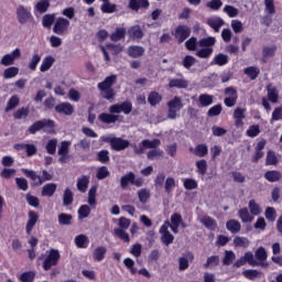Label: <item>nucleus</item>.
<instances>
[{
	"instance_id": "1",
	"label": "nucleus",
	"mask_w": 282,
	"mask_h": 282,
	"mask_svg": "<svg viewBox=\"0 0 282 282\" xmlns=\"http://www.w3.org/2000/svg\"><path fill=\"white\" fill-rule=\"evenodd\" d=\"M199 47H203L196 52L198 58H209L213 54V45H215V37L203 39L198 42Z\"/></svg>"
},
{
	"instance_id": "2",
	"label": "nucleus",
	"mask_w": 282,
	"mask_h": 282,
	"mask_svg": "<svg viewBox=\"0 0 282 282\" xmlns=\"http://www.w3.org/2000/svg\"><path fill=\"white\" fill-rule=\"evenodd\" d=\"M101 141L110 143L112 151H124V149H129L131 145L129 140L118 137H101Z\"/></svg>"
},
{
	"instance_id": "3",
	"label": "nucleus",
	"mask_w": 282,
	"mask_h": 282,
	"mask_svg": "<svg viewBox=\"0 0 282 282\" xmlns=\"http://www.w3.org/2000/svg\"><path fill=\"white\" fill-rule=\"evenodd\" d=\"M167 118H170V120H175V118H177V111H181V109L184 107V104L182 102V97L175 96L172 100L167 102Z\"/></svg>"
},
{
	"instance_id": "4",
	"label": "nucleus",
	"mask_w": 282,
	"mask_h": 282,
	"mask_svg": "<svg viewBox=\"0 0 282 282\" xmlns=\"http://www.w3.org/2000/svg\"><path fill=\"white\" fill-rule=\"evenodd\" d=\"M131 111H133V105L131 101H123L109 107V113H124L126 116H129Z\"/></svg>"
},
{
	"instance_id": "5",
	"label": "nucleus",
	"mask_w": 282,
	"mask_h": 282,
	"mask_svg": "<svg viewBox=\"0 0 282 282\" xmlns=\"http://www.w3.org/2000/svg\"><path fill=\"white\" fill-rule=\"evenodd\" d=\"M58 259H61V253L56 249H51L48 256L45 258L43 262L44 270H51L53 265L58 264Z\"/></svg>"
},
{
	"instance_id": "6",
	"label": "nucleus",
	"mask_w": 282,
	"mask_h": 282,
	"mask_svg": "<svg viewBox=\"0 0 282 282\" xmlns=\"http://www.w3.org/2000/svg\"><path fill=\"white\" fill-rule=\"evenodd\" d=\"M17 58H21L20 48H15L13 52L2 56V58L0 59V65H3L4 67H9V65H14V61H17Z\"/></svg>"
},
{
	"instance_id": "7",
	"label": "nucleus",
	"mask_w": 282,
	"mask_h": 282,
	"mask_svg": "<svg viewBox=\"0 0 282 282\" xmlns=\"http://www.w3.org/2000/svg\"><path fill=\"white\" fill-rule=\"evenodd\" d=\"M225 96H227L225 98L226 107H235V105H237V89H235L234 87H227L225 89Z\"/></svg>"
},
{
	"instance_id": "8",
	"label": "nucleus",
	"mask_w": 282,
	"mask_h": 282,
	"mask_svg": "<svg viewBox=\"0 0 282 282\" xmlns=\"http://www.w3.org/2000/svg\"><path fill=\"white\" fill-rule=\"evenodd\" d=\"M17 18L21 25H25L30 19H32V13L28 8H24L23 6H19L17 9Z\"/></svg>"
},
{
	"instance_id": "9",
	"label": "nucleus",
	"mask_w": 282,
	"mask_h": 282,
	"mask_svg": "<svg viewBox=\"0 0 282 282\" xmlns=\"http://www.w3.org/2000/svg\"><path fill=\"white\" fill-rule=\"evenodd\" d=\"M69 29V20L65 18H59L54 24L53 32L55 34H65Z\"/></svg>"
},
{
	"instance_id": "10",
	"label": "nucleus",
	"mask_w": 282,
	"mask_h": 282,
	"mask_svg": "<svg viewBox=\"0 0 282 282\" xmlns=\"http://www.w3.org/2000/svg\"><path fill=\"white\" fill-rule=\"evenodd\" d=\"M161 234V241L164 243V246H171V243L175 240V237L172 235L171 231H169V227L166 225H163L160 228Z\"/></svg>"
},
{
	"instance_id": "11",
	"label": "nucleus",
	"mask_w": 282,
	"mask_h": 282,
	"mask_svg": "<svg viewBox=\"0 0 282 282\" xmlns=\"http://www.w3.org/2000/svg\"><path fill=\"white\" fill-rule=\"evenodd\" d=\"M44 127H54V121L47 119L39 120L29 127V132L34 134L36 131H41Z\"/></svg>"
},
{
	"instance_id": "12",
	"label": "nucleus",
	"mask_w": 282,
	"mask_h": 282,
	"mask_svg": "<svg viewBox=\"0 0 282 282\" xmlns=\"http://www.w3.org/2000/svg\"><path fill=\"white\" fill-rule=\"evenodd\" d=\"M191 36V28L186 25H181L175 30V39L177 43H184V40Z\"/></svg>"
},
{
	"instance_id": "13",
	"label": "nucleus",
	"mask_w": 282,
	"mask_h": 282,
	"mask_svg": "<svg viewBox=\"0 0 282 282\" xmlns=\"http://www.w3.org/2000/svg\"><path fill=\"white\" fill-rule=\"evenodd\" d=\"M39 221V214L36 212L31 210L29 212V219L26 223V235H32V230H34V227L36 226V223Z\"/></svg>"
},
{
	"instance_id": "14",
	"label": "nucleus",
	"mask_w": 282,
	"mask_h": 282,
	"mask_svg": "<svg viewBox=\"0 0 282 282\" xmlns=\"http://www.w3.org/2000/svg\"><path fill=\"white\" fill-rule=\"evenodd\" d=\"M120 116L111 112L110 113L102 112L98 116V120H100V122H104V124H116Z\"/></svg>"
},
{
	"instance_id": "15",
	"label": "nucleus",
	"mask_w": 282,
	"mask_h": 282,
	"mask_svg": "<svg viewBox=\"0 0 282 282\" xmlns=\"http://www.w3.org/2000/svg\"><path fill=\"white\" fill-rule=\"evenodd\" d=\"M57 113H64V116H72L74 113V106L69 102H63L55 107Z\"/></svg>"
},
{
	"instance_id": "16",
	"label": "nucleus",
	"mask_w": 282,
	"mask_h": 282,
	"mask_svg": "<svg viewBox=\"0 0 282 282\" xmlns=\"http://www.w3.org/2000/svg\"><path fill=\"white\" fill-rule=\"evenodd\" d=\"M181 224H182V215L174 214L171 217V224H167V226H170L174 235H177V232H180L178 228Z\"/></svg>"
},
{
	"instance_id": "17",
	"label": "nucleus",
	"mask_w": 282,
	"mask_h": 282,
	"mask_svg": "<svg viewBox=\"0 0 282 282\" xmlns=\"http://www.w3.org/2000/svg\"><path fill=\"white\" fill-rule=\"evenodd\" d=\"M116 80H118V76L111 75L105 78L104 82L98 84V89H111L113 85L116 84Z\"/></svg>"
},
{
	"instance_id": "18",
	"label": "nucleus",
	"mask_w": 282,
	"mask_h": 282,
	"mask_svg": "<svg viewBox=\"0 0 282 282\" xmlns=\"http://www.w3.org/2000/svg\"><path fill=\"white\" fill-rule=\"evenodd\" d=\"M57 185L56 183H48L42 187L41 195L42 197H53L56 193Z\"/></svg>"
},
{
	"instance_id": "19",
	"label": "nucleus",
	"mask_w": 282,
	"mask_h": 282,
	"mask_svg": "<svg viewBox=\"0 0 282 282\" xmlns=\"http://www.w3.org/2000/svg\"><path fill=\"white\" fill-rule=\"evenodd\" d=\"M128 56L131 58H140V56H144V47L133 45L128 48Z\"/></svg>"
},
{
	"instance_id": "20",
	"label": "nucleus",
	"mask_w": 282,
	"mask_h": 282,
	"mask_svg": "<svg viewBox=\"0 0 282 282\" xmlns=\"http://www.w3.org/2000/svg\"><path fill=\"white\" fill-rule=\"evenodd\" d=\"M238 217L243 224H250L254 221V216L250 214L248 208H241L240 210H238Z\"/></svg>"
},
{
	"instance_id": "21",
	"label": "nucleus",
	"mask_w": 282,
	"mask_h": 282,
	"mask_svg": "<svg viewBox=\"0 0 282 282\" xmlns=\"http://www.w3.org/2000/svg\"><path fill=\"white\" fill-rule=\"evenodd\" d=\"M207 24L212 28L215 32H219L221 26L224 25V20L219 17L209 18L207 20Z\"/></svg>"
},
{
	"instance_id": "22",
	"label": "nucleus",
	"mask_w": 282,
	"mask_h": 282,
	"mask_svg": "<svg viewBox=\"0 0 282 282\" xmlns=\"http://www.w3.org/2000/svg\"><path fill=\"white\" fill-rule=\"evenodd\" d=\"M22 173H24L26 177H30V180L34 182L35 186H41L43 184V180L41 178V176L36 175V172L32 170L22 169Z\"/></svg>"
},
{
	"instance_id": "23",
	"label": "nucleus",
	"mask_w": 282,
	"mask_h": 282,
	"mask_svg": "<svg viewBox=\"0 0 282 282\" xmlns=\"http://www.w3.org/2000/svg\"><path fill=\"white\" fill-rule=\"evenodd\" d=\"M268 90V99L270 102L276 104L279 102V90H276V87L272 86V84H269L267 86Z\"/></svg>"
},
{
	"instance_id": "24",
	"label": "nucleus",
	"mask_w": 282,
	"mask_h": 282,
	"mask_svg": "<svg viewBox=\"0 0 282 282\" xmlns=\"http://www.w3.org/2000/svg\"><path fill=\"white\" fill-rule=\"evenodd\" d=\"M149 0H129V8L138 11L140 8H149Z\"/></svg>"
},
{
	"instance_id": "25",
	"label": "nucleus",
	"mask_w": 282,
	"mask_h": 282,
	"mask_svg": "<svg viewBox=\"0 0 282 282\" xmlns=\"http://www.w3.org/2000/svg\"><path fill=\"white\" fill-rule=\"evenodd\" d=\"M226 228L229 232H232V235H237V232L241 230V223H239V220L230 219L227 221Z\"/></svg>"
},
{
	"instance_id": "26",
	"label": "nucleus",
	"mask_w": 282,
	"mask_h": 282,
	"mask_svg": "<svg viewBox=\"0 0 282 282\" xmlns=\"http://www.w3.org/2000/svg\"><path fill=\"white\" fill-rule=\"evenodd\" d=\"M89 187V176H82L77 180V189L79 193H87V188Z\"/></svg>"
},
{
	"instance_id": "27",
	"label": "nucleus",
	"mask_w": 282,
	"mask_h": 282,
	"mask_svg": "<svg viewBox=\"0 0 282 282\" xmlns=\"http://www.w3.org/2000/svg\"><path fill=\"white\" fill-rule=\"evenodd\" d=\"M105 254H107V247H104V246L96 247L93 252V259L95 261H102V259H105Z\"/></svg>"
},
{
	"instance_id": "28",
	"label": "nucleus",
	"mask_w": 282,
	"mask_h": 282,
	"mask_svg": "<svg viewBox=\"0 0 282 282\" xmlns=\"http://www.w3.org/2000/svg\"><path fill=\"white\" fill-rule=\"evenodd\" d=\"M189 151H193L197 158H206V155H208V145L202 143L198 144L194 150L191 148Z\"/></svg>"
},
{
	"instance_id": "29",
	"label": "nucleus",
	"mask_w": 282,
	"mask_h": 282,
	"mask_svg": "<svg viewBox=\"0 0 282 282\" xmlns=\"http://www.w3.org/2000/svg\"><path fill=\"white\" fill-rule=\"evenodd\" d=\"M56 62V59L52 56H46L43 61H42V64H41V67H40V72H48V69L52 68V65H54V63Z\"/></svg>"
},
{
	"instance_id": "30",
	"label": "nucleus",
	"mask_w": 282,
	"mask_h": 282,
	"mask_svg": "<svg viewBox=\"0 0 282 282\" xmlns=\"http://www.w3.org/2000/svg\"><path fill=\"white\" fill-rule=\"evenodd\" d=\"M72 204H74V193L69 187H66L63 194V205L72 206Z\"/></svg>"
},
{
	"instance_id": "31",
	"label": "nucleus",
	"mask_w": 282,
	"mask_h": 282,
	"mask_svg": "<svg viewBox=\"0 0 282 282\" xmlns=\"http://www.w3.org/2000/svg\"><path fill=\"white\" fill-rule=\"evenodd\" d=\"M148 102L151 105V107H155L156 105H160L162 102V95L158 91H152L149 94Z\"/></svg>"
},
{
	"instance_id": "32",
	"label": "nucleus",
	"mask_w": 282,
	"mask_h": 282,
	"mask_svg": "<svg viewBox=\"0 0 282 282\" xmlns=\"http://www.w3.org/2000/svg\"><path fill=\"white\" fill-rule=\"evenodd\" d=\"M148 160H161V158H164V151L154 148L153 150L148 151L147 153Z\"/></svg>"
},
{
	"instance_id": "33",
	"label": "nucleus",
	"mask_w": 282,
	"mask_h": 282,
	"mask_svg": "<svg viewBox=\"0 0 282 282\" xmlns=\"http://www.w3.org/2000/svg\"><path fill=\"white\" fill-rule=\"evenodd\" d=\"M133 177H134L133 172H129L128 174L123 175L120 178V186L121 188H123V191L127 189L129 184H133Z\"/></svg>"
},
{
	"instance_id": "34",
	"label": "nucleus",
	"mask_w": 282,
	"mask_h": 282,
	"mask_svg": "<svg viewBox=\"0 0 282 282\" xmlns=\"http://www.w3.org/2000/svg\"><path fill=\"white\" fill-rule=\"evenodd\" d=\"M235 248H248L250 246V240L246 237L236 236L234 238Z\"/></svg>"
},
{
	"instance_id": "35",
	"label": "nucleus",
	"mask_w": 282,
	"mask_h": 282,
	"mask_svg": "<svg viewBox=\"0 0 282 282\" xmlns=\"http://www.w3.org/2000/svg\"><path fill=\"white\" fill-rule=\"evenodd\" d=\"M169 87H176L177 89H186L188 87V82L186 79H171Z\"/></svg>"
},
{
	"instance_id": "36",
	"label": "nucleus",
	"mask_w": 282,
	"mask_h": 282,
	"mask_svg": "<svg viewBox=\"0 0 282 282\" xmlns=\"http://www.w3.org/2000/svg\"><path fill=\"white\" fill-rule=\"evenodd\" d=\"M243 73L246 76H249L251 80H257L259 74H261V70L254 66H250L243 69Z\"/></svg>"
},
{
	"instance_id": "37",
	"label": "nucleus",
	"mask_w": 282,
	"mask_h": 282,
	"mask_svg": "<svg viewBox=\"0 0 282 282\" xmlns=\"http://www.w3.org/2000/svg\"><path fill=\"white\" fill-rule=\"evenodd\" d=\"M282 174L279 171H268L264 174V178L268 182H279V180H281Z\"/></svg>"
},
{
	"instance_id": "38",
	"label": "nucleus",
	"mask_w": 282,
	"mask_h": 282,
	"mask_svg": "<svg viewBox=\"0 0 282 282\" xmlns=\"http://www.w3.org/2000/svg\"><path fill=\"white\" fill-rule=\"evenodd\" d=\"M128 34L129 36H131V39H142V36H144V33L142 32L140 25H134L130 28Z\"/></svg>"
},
{
	"instance_id": "39",
	"label": "nucleus",
	"mask_w": 282,
	"mask_h": 282,
	"mask_svg": "<svg viewBox=\"0 0 282 282\" xmlns=\"http://www.w3.org/2000/svg\"><path fill=\"white\" fill-rule=\"evenodd\" d=\"M160 144H161L160 139H154L152 141L145 139L141 142V147H143V149H151V150L158 149V147H160Z\"/></svg>"
},
{
	"instance_id": "40",
	"label": "nucleus",
	"mask_w": 282,
	"mask_h": 282,
	"mask_svg": "<svg viewBox=\"0 0 282 282\" xmlns=\"http://www.w3.org/2000/svg\"><path fill=\"white\" fill-rule=\"evenodd\" d=\"M237 259V256L235 254V251L226 250L225 257L223 258V264L224 265H231V263Z\"/></svg>"
},
{
	"instance_id": "41",
	"label": "nucleus",
	"mask_w": 282,
	"mask_h": 282,
	"mask_svg": "<svg viewBox=\"0 0 282 282\" xmlns=\"http://www.w3.org/2000/svg\"><path fill=\"white\" fill-rule=\"evenodd\" d=\"M69 147H72V141H62L57 154L58 155H69Z\"/></svg>"
},
{
	"instance_id": "42",
	"label": "nucleus",
	"mask_w": 282,
	"mask_h": 282,
	"mask_svg": "<svg viewBox=\"0 0 282 282\" xmlns=\"http://www.w3.org/2000/svg\"><path fill=\"white\" fill-rule=\"evenodd\" d=\"M19 102H20V99L18 95H13L7 104L6 112L8 113L9 111H12V109H17V107H19Z\"/></svg>"
},
{
	"instance_id": "43",
	"label": "nucleus",
	"mask_w": 282,
	"mask_h": 282,
	"mask_svg": "<svg viewBox=\"0 0 282 282\" xmlns=\"http://www.w3.org/2000/svg\"><path fill=\"white\" fill-rule=\"evenodd\" d=\"M200 221L203 226L209 228V230H215L217 228V221L208 216L203 217Z\"/></svg>"
},
{
	"instance_id": "44",
	"label": "nucleus",
	"mask_w": 282,
	"mask_h": 282,
	"mask_svg": "<svg viewBox=\"0 0 282 282\" xmlns=\"http://www.w3.org/2000/svg\"><path fill=\"white\" fill-rule=\"evenodd\" d=\"M102 1V6H101V11L105 13V14H111L116 11V4H111L109 2V0H101Z\"/></svg>"
},
{
	"instance_id": "45",
	"label": "nucleus",
	"mask_w": 282,
	"mask_h": 282,
	"mask_svg": "<svg viewBox=\"0 0 282 282\" xmlns=\"http://www.w3.org/2000/svg\"><path fill=\"white\" fill-rule=\"evenodd\" d=\"M17 76H19V67L17 66L9 67L3 72V78L8 79V78H14Z\"/></svg>"
},
{
	"instance_id": "46",
	"label": "nucleus",
	"mask_w": 282,
	"mask_h": 282,
	"mask_svg": "<svg viewBox=\"0 0 282 282\" xmlns=\"http://www.w3.org/2000/svg\"><path fill=\"white\" fill-rule=\"evenodd\" d=\"M195 63H197V58L191 55H186L182 61V65L185 69H191Z\"/></svg>"
},
{
	"instance_id": "47",
	"label": "nucleus",
	"mask_w": 282,
	"mask_h": 282,
	"mask_svg": "<svg viewBox=\"0 0 282 282\" xmlns=\"http://www.w3.org/2000/svg\"><path fill=\"white\" fill-rule=\"evenodd\" d=\"M87 243H89V238L85 235H79L75 237V245L77 248H87Z\"/></svg>"
},
{
	"instance_id": "48",
	"label": "nucleus",
	"mask_w": 282,
	"mask_h": 282,
	"mask_svg": "<svg viewBox=\"0 0 282 282\" xmlns=\"http://www.w3.org/2000/svg\"><path fill=\"white\" fill-rule=\"evenodd\" d=\"M249 210L251 215H254V216L261 215L262 213L261 206H259V204H257L254 199L249 200Z\"/></svg>"
},
{
	"instance_id": "49",
	"label": "nucleus",
	"mask_w": 282,
	"mask_h": 282,
	"mask_svg": "<svg viewBox=\"0 0 282 282\" xmlns=\"http://www.w3.org/2000/svg\"><path fill=\"white\" fill-rule=\"evenodd\" d=\"M127 34V31L124 29H117L116 32H113L110 35L111 41L117 43V41H122L124 39V35Z\"/></svg>"
},
{
	"instance_id": "50",
	"label": "nucleus",
	"mask_w": 282,
	"mask_h": 282,
	"mask_svg": "<svg viewBox=\"0 0 282 282\" xmlns=\"http://www.w3.org/2000/svg\"><path fill=\"white\" fill-rule=\"evenodd\" d=\"M91 214V208L88 205H82L78 209L79 219H87Z\"/></svg>"
},
{
	"instance_id": "51",
	"label": "nucleus",
	"mask_w": 282,
	"mask_h": 282,
	"mask_svg": "<svg viewBox=\"0 0 282 282\" xmlns=\"http://www.w3.org/2000/svg\"><path fill=\"white\" fill-rule=\"evenodd\" d=\"M56 147H58V140H56V139H51V140L47 142L45 149H46V151H47V153H48L50 155H54V154L56 153Z\"/></svg>"
},
{
	"instance_id": "52",
	"label": "nucleus",
	"mask_w": 282,
	"mask_h": 282,
	"mask_svg": "<svg viewBox=\"0 0 282 282\" xmlns=\"http://www.w3.org/2000/svg\"><path fill=\"white\" fill-rule=\"evenodd\" d=\"M72 219H73V217L69 214H59L58 215V224L61 226H70Z\"/></svg>"
},
{
	"instance_id": "53",
	"label": "nucleus",
	"mask_w": 282,
	"mask_h": 282,
	"mask_svg": "<svg viewBox=\"0 0 282 282\" xmlns=\"http://www.w3.org/2000/svg\"><path fill=\"white\" fill-rule=\"evenodd\" d=\"M275 53H276V46L275 45L264 46L262 48L263 58H270V57L274 56Z\"/></svg>"
},
{
	"instance_id": "54",
	"label": "nucleus",
	"mask_w": 282,
	"mask_h": 282,
	"mask_svg": "<svg viewBox=\"0 0 282 282\" xmlns=\"http://www.w3.org/2000/svg\"><path fill=\"white\" fill-rule=\"evenodd\" d=\"M98 192V187L93 186L88 192V204L89 206H96V193Z\"/></svg>"
},
{
	"instance_id": "55",
	"label": "nucleus",
	"mask_w": 282,
	"mask_h": 282,
	"mask_svg": "<svg viewBox=\"0 0 282 282\" xmlns=\"http://www.w3.org/2000/svg\"><path fill=\"white\" fill-rule=\"evenodd\" d=\"M139 202L142 204H147L149 202V197H151V192L147 188H143L138 192Z\"/></svg>"
},
{
	"instance_id": "56",
	"label": "nucleus",
	"mask_w": 282,
	"mask_h": 282,
	"mask_svg": "<svg viewBox=\"0 0 282 282\" xmlns=\"http://www.w3.org/2000/svg\"><path fill=\"white\" fill-rule=\"evenodd\" d=\"M115 235L116 237L121 239V241H124V243H129V241H131V238H129V234H127L124 229H115Z\"/></svg>"
},
{
	"instance_id": "57",
	"label": "nucleus",
	"mask_w": 282,
	"mask_h": 282,
	"mask_svg": "<svg viewBox=\"0 0 282 282\" xmlns=\"http://www.w3.org/2000/svg\"><path fill=\"white\" fill-rule=\"evenodd\" d=\"M39 63H41V55L33 54L29 62V69H31V72H36V65H39Z\"/></svg>"
},
{
	"instance_id": "58",
	"label": "nucleus",
	"mask_w": 282,
	"mask_h": 282,
	"mask_svg": "<svg viewBox=\"0 0 282 282\" xmlns=\"http://www.w3.org/2000/svg\"><path fill=\"white\" fill-rule=\"evenodd\" d=\"M214 63H215V65H219V66L227 65L228 64V55L223 54V53L216 55L214 58Z\"/></svg>"
},
{
	"instance_id": "59",
	"label": "nucleus",
	"mask_w": 282,
	"mask_h": 282,
	"mask_svg": "<svg viewBox=\"0 0 282 282\" xmlns=\"http://www.w3.org/2000/svg\"><path fill=\"white\" fill-rule=\"evenodd\" d=\"M47 8H50V1L47 0H41L35 4V9L41 13L47 12Z\"/></svg>"
},
{
	"instance_id": "60",
	"label": "nucleus",
	"mask_w": 282,
	"mask_h": 282,
	"mask_svg": "<svg viewBox=\"0 0 282 282\" xmlns=\"http://www.w3.org/2000/svg\"><path fill=\"white\" fill-rule=\"evenodd\" d=\"M219 265V256H212L207 259L204 268H215Z\"/></svg>"
},
{
	"instance_id": "61",
	"label": "nucleus",
	"mask_w": 282,
	"mask_h": 282,
	"mask_svg": "<svg viewBox=\"0 0 282 282\" xmlns=\"http://www.w3.org/2000/svg\"><path fill=\"white\" fill-rule=\"evenodd\" d=\"M109 175H110L109 169H107V166H101L98 169L96 177L97 180H107Z\"/></svg>"
},
{
	"instance_id": "62",
	"label": "nucleus",
	"mask_w": 282,
	"mask_h": 282,
	"mask_svg": "<svg viewBox=\"0 0 282 282\" xmlns=\"http://www.w3.org/2000/svg\"><path fill=\"white\" fill-rule=\"evenodd\" d=\"M198 101L200 102L202 107H208L213 102V96L210 95H200L198 97Z\"/></svg>"
},
{
	"instance_id": "63",
	"label": "nucleus",
	"mask_w": 282,
	"mask_h": 282,
	"mask_svg": "<svg viewBox=\"0 0 282 282\" xmlns=\"http://www.w3.org/2000/svg\"><path fill=\"white\" fill-rule=\"evenodd\" d=\"M34 276H35V273L30 271V272H24L20 275V281L21 282H32L34 281Z\"/></svg>"
},
{
	"instance_id": "64",
	"label": "nucleus",
	"mask_w": 282,
	"mask_h": 282,
	"mask_svg": "<svg viewBox=\"0 0 282 282\" xmlns=\"http://www.w3.org/2000/svg\"><path fill=\"white\" fill-rule=\"evenodd\" d=\"M274 120H282V106L276 107L272 112L271 124Z\"/></svg>"
}]
</instances>
